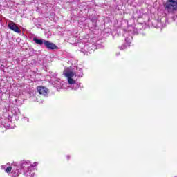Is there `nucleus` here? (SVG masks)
I'll return each mask as SVG.
<instances>
[{
	"label": "nucleus",
	"instance_id": "obj_3",
	"mask_svg": "<svg viewBox=\"0 0 177 177\" xmlns=\"http://www.w3.org/2000/svg\"><path fill=\"white\" fill-rule=\"evenodd\" d=\"M167 17H162L158 19L156 24V28H164V27L167 26Z\"/></svg>",
	"mask_w": 177,
	"mask_h": 177
},
{
	"label": "nucleus",
	"instance_id": "obj_8",
	"mask_svg": "<svg viewBox=\"0 0 177 177\" xmlns=\"http://www.w3.org/2000/svg\"><path fill=\"white\" fill-rule=\"evenodd\" d=\"M34 42L37 45H44V41L42 39H38L37 37L33 38Z\"/></svg>",
	"mask_w": 177,
	"mask_h": 177
},
{
	"label": "nucleus",
	"instance_id": "obj_5",
	"mask_svg": "<svg viewBox=\"0 0 177 177\" xmlns=\"http://www.w3.org/2000/svg\"><path fill=\"white\" fill-rule=\"evenodd\" d=\"M8 28H10V30H12V31L17 32V34H20V32H21V30H20V28L16 26V24L15 22H10V24H8Z\"/></svg>",
	"mask_w": 177,
	"mask_h": 177
},
{
	"label": "nucleus",
	"instance_id": "obj_2",
	"mask_svg": "<svg viewBox=\"0 0 177 177\" xmlns=\"http://www.w3.org/2000/svg\"><path fill=\"white\" fill-rule=\"evenodd\" d=\"M164 8L167 13L174 15V13L177 10V1L167 0L164 5Z\"/></svg>",
	"mask_w": 177,
	"mask_h": 177
},
{
	"label": "nucleus",
	"instance_id": "obj_7",
	"mask_svg": "<svg viewBox=\"0 0 177 177\" xmlns=\"http://www.w3.org/2000/svg\"><path fill=\"white\" fill-rule=\"evenodd\" d=\"M64 75L65 77H66V78L69 79L73 78V77L75 75V73L71 71H64Z\"/></svg>",
	"mask_w": 177,
	"mask_h": 177
},
{
	"label": "nucleus",
	"instance_id": "obj_1",
	"mask_svg": "<svg viewBox=\"0 0 177 177\" xmlns=\"http://www.w3.org/2000/svg\"><path fill=\"white\" fill-rule=\"evenodd\" d=\"M135 34V28L133 26H129L127 28V31L124 30L123 37L125 38V44L122 46L119 47L121 50H125L128 46L131 45V42H132V35Z\"/></svg>",
	"mask_w": 177,
	"mask_h": 177
},
{
	"label": "nucleus",
	"instance_id": "obj_10",
	"mask_svg": "<svg viewBox=\"0 0 177 177\" xmlns=\"http://www.w3.org/2000/svg\"><path fill=\"white\" fill-rule=\"evenodd\" d=\"M12 167L11 166L8 167L6 169H5V172H6L7 174H10V172H12Z\"/></svg>",
	"mask_w": 177,
	"mask_h": 177
},
{
	"label": "nucleus",
	"instance_id": "obj_11",
	"mask_svg": "<svg viewBox=\"0 0 177 177\" xmlns=\"http://www.w3.org/2000/svg\"><path fill=\"white\" fill-rule=\"evenodd\" d=\"M66 160H70V156H66Z\"/></svg>",
	"mask_w": 177,
	"mask_h": 177
},
{
	"label": "nucleus",
	"instance_id": "obj_6",
	"mask_svg": "<svg viewBox=\"0 0 177 177\" xmlns=\"http://www.w3.org/2000/svg\"><path fill=\"white\" fill-rule=\"evenodd\" d=\"M44 42L45 46L47 47L48 49H57V46H56L55 44L47 40H44Z\"/></svg>",
	"mask_w": 177,
	"mask_h": 177
},
{
	"label": "nucleus",
	"instance_id": "obj_4",
	"mask_svg": "<svg viewBox=\"0 0 177 177\" xmlns=\"http://www.w3.org/2000/svg\"><path fill=\"white\" fill-rule=\"evenodd\" d=\"M37 91L39 95H43V96H46V95H48V92H49V90L44 86H38L37 87Z\"/></svg>",
	"mask_w": 177,
	"mask_h": 177
},
{
	"label": "nucleus",
	"instance_id": "obj_9",
	"mask_svg": "<svg viewBox=\"0 0 177 177\" xmlns=\"http://www.w3.org/2000/svg\"><path fill=\"white\" fill-rule=\"evenodd\" d=\"M68 83L69 85H74V84H75V80H73V77H71L68 79Z\"/></svg>",
	"mask_w": 177,
	"mask_h": 177
}]
</instances>
